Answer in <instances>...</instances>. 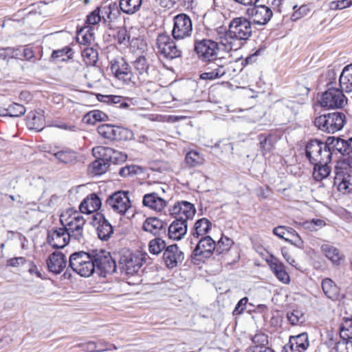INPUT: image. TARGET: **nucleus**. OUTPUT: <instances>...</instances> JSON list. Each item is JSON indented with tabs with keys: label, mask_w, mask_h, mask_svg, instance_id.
<instances>
[{
	"label": "nucleus",
	"mask_w": 352,
	"mask_h": 352,
	"mask_svg": "<svg viewBox=\"0 0 352 352\" xmlns=\"http://www.w3.org/2000/svg\"><path fill=\"white\" fill-rule=\"evenodd\" d=\"M252 33L251 22L245 17L232 19L228 30L219 36V44L226 51H236L241 48L242 41L248 39Z\"/></svg>",
	"instance_id": "1"
},
{
	"label": "nucleus",
	"mask_w": 352,
	"mask_h": 352,
	"mask_svg": "<svg viewBox=\"0 0 352 352\" xmlns=\"http://www.w3.org/2000/svg\"><path fill=\"white\" fill-rule=\"evenodd\" d=\"M61 226L72 240L81 243L84 241V226L85 219L78 211H67L60 218Z\"/></svg>",
	"instance_id": "2"
},
{
	"label": "nucleus",
	"mask_w": 352,
	"mask_h": 352,
	"mask_svg": "<svg viewBox=\"0 0 352 352\" xmlns=\"http://www.w3.org/2000/svg\"><path fill=\"white\" fill-rule=\"evenodd\" d=\"M346 120V116L344 113L335 111L316 117L313 123L314 126L320 131L333 134L344 128Z\"/></svg>",
	"instance_id": "3"
},
{
	"label": "nucleus",
	"mask_w": 352,
	"mask_h": 352,
	"mask_svg": "<svg viewBox=\"0 0 352 352\" xmlns=\"http://www.w3.org/2000/svg\"><path fill=\"white\" fill-rule=\"evenodd\" d=\"M334 185L342 194L352 191V157H349L337 162L334 169Z\"/></svg>",
	"instance_id": "4"
},
{
	"label": "nucleus",
	"mask_w": 352,
	"mask_h": 352,
	"mask_svg": "<svg viewBox=\"0 0 352 352\" xmlns=\"http://www.w3.org/2000/svg\"><path fill=\"white\" fill-rule=\"evenodd\" d=\"M305 156L311 163H330L332 157L331 147L327 142L314 139L309 141L305 146Z\"/></svg>",
	"instance_id": "5"
},
{
	"label": "nucleus",
	"mask_w": 352,
	"mask_h": 352,
	"mask_svg": "<svg viewBox=\"0 0 352 352\" xmlns=\"http://www.w3.org/2000/svg\"><path fill=\"white\" fill-rule=\"evenodd\" d=\"M69 265L81 276L89 277L94 272L92 253L83 251L74 252L69 257Z\"/></svg>",
	"instance_id": "6"
},
{
	"label": "nucleus",
	"mask_w": 352,
	"mask_h": 352,
	"mask_svg": "<svg viewBox=\"0 0 352 352\" xmlns=\"http://www.w3.org/2000/svg\"><path fill=\"white\" fill-rule=\"evenodd\" d=\"M155 47L157 54L167 60H173L182 55V50L170 36L167 34H160L157 36Z\"/></svg>",
	"instance_id": "7"
},
{
	"label": "nucleus",
	"mask_w": 352,
	"mask_h": 352,
	"mask_svg": "<svg viewBox=\"0 0 352 352\" xmlns=\"http://www.w3.org/2000/svg\"><path fill=\"white\" fill-rule=\"evenodd\" d=\"M319 103L327 109H342L347 104V98L338 88H329L322 94Z\"/></svg>",
	"instance_id": "8"
},
{
	"label": "nucleus",
	"mask_w": 352,
	"mask_h": 352,
	"mask_svg": "<svg viewBox=\"0 0 352 352\" xmlns=\"http://www.w3.org/2000/svg\"><path fill=\"white\" fill-rule=\"evenodd\" d=\"M146 254L126 251L120 256L119 265L122 272L133 275L138 272L145 260Z\"/></svg>",
	"instance_id": "9"
},
{
	"label": "nucleus",
	"mask_w": 352,
	"mask_h": 352,
	"mask_svg": "<svg viewBox=\"0 0 352 352\" xmlns=\"http://www.w3.org/2000/svg\"><path fill=\"white\" fill-rule=\"evenodd\" d=\"M110 68L114 76L123 83L129 85L132 82L137 84L135 80L134 74L133 73L129 65L126 60L121 56L113 58L110 61Z\"/></svg>",
	"instance_id": "10"
},
{
	"label": "nucleus",
	"mask_w": 352,
	"mask_h": 352,
	"mask_svg": "<svg viewBox=\"0 0 352 352\" xmlns=\"http://www.w3.org/2000/svg\"><path fill=\"white\" fill-rule=\"evenodd\" d=\"M94 272L96 270L100 275L104 276L107 273L116 271V265L110 252L105 250L92 252Z\"/></svg>",
	"instance_id": "11"
},
{
	"label": "nucleus",
	"mask_w": 352,
	"mask_h": 352,
	"mask_svg": "<svg viewBox=\"0 0 352 352\" xmlns=\"http://www.w3.org/2000/svg\"><path fill=\"white\" fill-rule=\"evenodd\" d=\"M210 62V66L207 67V71L200 74V79L214 80L219 79L230 73L231 63L223 57H220V58Z\"/></svg>",
	"instance_id": "12"
},
{
	"label": "nucleus",
	"mask_w": 352,
	"mask_h": 352,
	"mask_svg": "<svg viewBox=\"0 0 352 352\" xmlns=\"http://www.w3.org/2000/svg\"><path fill=\"white\" fill-rule=\"evenodd\" d=\"M173 21L172 30L173 39L182 40L191 35L192 32V21L187 14H177L174 17Z\"/></svg>",
	"instance_id": "13"
},
{
	"label": "nucleus",
	"mask_w": 352,
	"mask_h": 352,
	"mask_svg": "<svg viewBox=\"0 0 352 352\" xmlns=\"http://www.w3.org/2000/svg\"><path fill=\"white\" fill-rule=\"evenodd\" d=\"M216 243L209 236L201 238L196 244L192 252V259L197 261H204L215 252Z\"/></svg>",
	"instance_id": "14"
},
{
	"label": "nucleus",
	"mask_w": 352,
	"mask_h": 352,
	"mask_svg": "<svg viewBox=\"0 0 352 352\" xmlns=\"http://www.w3.org/2000/svg\"><path fill=\"white\" fill-rule=\"evenodd\" d=\"M106 204L113 212L124 215L131 207V203L127 191H118L110 195Z\"/></svg>",
	"instance_id": "15"
},
{
	"label": "nucleus",
	"mask_w": 352,
	"mask_h": 352,
	"mask_svg": "<svg viewBox=\"0 0 352 352\" xmlns=\"http://www.w3.org/2000/svg\"><path fill=\"white\" fill-rule=\"evenodd\" d=\"M195 50L199 57L204 61H213L219 59L217 57L219 50L218 43L210 40L204 39L197 41L195 44Z\"/></svg>",
	"instance_id": "16"
},
{
	"label": "nucleus",
	"mask_w": 352,
	"mask_h": 352,
	"mask_svg": "<svg viewBox=\"0 0 352 352\" xmlns=\"http://www.w3.org/2000/svg\"><path fill=\"white\" fill-rule=\"evenodd\" d=\"M245 14L254 23L261 25L267 24L273 15L271 8L265 5H251Z\"/></svg>",
	"instance_id": "17"
},
{
	"label": "nucleus",
	"mask_w": 352,
	"mask_h": 352,
	"mask_svg": "<svg viewBox=\"0 0 352 352\" xmlns=\"http://www.w3.org/2000/svg\"><path fill=\"white\" fill-rule=\"evenodd\" d=\"M135 80L137 78L140 83H146L152 81V77L150 73V65L148 59L144 56H139L133 62Z\"/></svg>",
	"instance_id": "18"
},
{
	"label": "nucleus",
	"mask_w": 352,
	"mask_h": 352,
	"mask_svg": "<svg viewBox=\"0 0 352 352\" xmlns=\"http://www.w3.org/2000/svg\"><path fill=\"white\" fill-rule=\"evenodd\" d=\"M72 239L63 226L54 228L47 231V243L54 248L60 249L66 246Z\"/></svg>",
	"instance_id": "19"
},
{
	"label": "nucleus",
	"mask_w": 352,
	"mask_h": 352,
	"mask_svg": "<svg viewBox=\"0 0 352 352\" xmlns=\"http://www.w3.org/2000/svg\"><path fill=\"white\" fill-rule=\"evenodd\" d=\"M92 223L96 228L98 238L103 241H107L113 234L112 226L101 213H96L93 216Z\"/></svg>",
	"instance_id": "20"
},
{
	"label": "nucleus",
	"mask_w": 352,
	"mask_h": 352,
	"mask_svg": "<svg viewBox=\"0 0 352 352\" xmlns=\"http://www.w3.org/2000/svg\"><path fill=\"white\" fill-rule=\"evenodd\" d=\"M93 151L97 155L102 156L105 160H107L109 164H120L125 162L127 159V155L124 153L119 151L114 150L110 147H105L98 146L93 148Z\"/></svg>",
	"instance_id": "21"
},
{
	"label": "nucleus",
	"mask_w": 352,
	"mask_h": 352,
	"mask_svg": "<svg viewBox=\"0 0 352 352\" xmlns=\"http://www.w3.org/2000/svg\"><path fill=\"white\" fill-rule=\"evenodd\" d=\"M309 345L308 334L302 333L297 336H291L288 343L283 346L285 352H305Z\"/></svg>",
	"instance_id": "22"
},
{
	"label": "nucleus",
	"mask_w": 352,
	"mask_h": 352,
	"mask_svg": "<svg viewBox=\"0 0 352 352\" xmlns=\"http://www.w3.org/2000/svg\"><path fill=\"white\" fill-rule=\"evenodd\" d=\"M196 212L195 206L186 201L176 203L170 210V213L175 218H182L187 221L193 218Z\"/></svg>",
	"instance_id": "23"
},
{
	"label": "nucleus",
	"mask_w": 352,
	"mask_h": 352,
	"mask_svg": "<svg viewBox=\"0 0 352 352\" xmlns=\"http://www.w3.org/2000/svg\"><path fill=\"white\" fill-rule=\"evenodd\" d=\"M144 206L157 212H162L167 206V201L157 192L145 194L143 197Z\"/></svg>",
	"instance_id": "24"
},
{
	"label": "nucleus",
	"mask_w": 352,
	"mask_h": 352,
	"mask_svg": "<svg viewBox=\"0 0 352 352\" xmlns=\"http://www.w3.org/2000/svg\"><path fill=\"white\" fill-rule=\"evenodd\" d=\"M184 258L183 252L176 244L168 245L163 254V259L168 268L176 267L184 260Z\"/></svg>",
	"instance_id": "25"
},
{
	"label": "nucleus",
	"mask_w": 352,
	"mask_h": 352,
	"mask_svg": "<svg viewBox=\"0 0 352 352\" xmlns=\"http://www.w3.org/2000/svg\"><path fill=\"white\" fill-rule=\"evenodd\" d=\"M187 221L182 218H177L168 226V236L174 241H179L186 234Z\"/></svg>",
	"instance_id": "26"
},
{
	"label": "nucleus",
	"mask_w": 352,
	"mask_h": 352,
	"mask_svg": "<svg viewBox=\"0 0 352 352\" xmlns=\"http://www.w3.org/2000/svg\"><path fill=\"white\" fill-rule=\"evenodd\" d=\"M67 264V258L62 252H54L51 254L47 260V265L50 272L60 274L63 271Z\"/></svg>",
	"instance_id": "27"
},
{
	"label": "nucleus",
	"mask_w": 352,
	"mask_h": 352,
	"mask_svg": "<svg viewBox=\"0 0 352 352\" xmlns=\"http://www.w3.org/2000/svg\"><path fill=\"white\" fill-rule=\"evenodd\" d=\"M267 262L276 277L280 281L285 284L289 283V276L286 272L285 267L283 263L273 256H271L270 259H267Z\"/></svg>",
	"instance_id": "28"
},
{
	"label": "nucleus",
	"mask_w": 352,
	"mask_h": 352,
	"mask_svg": "<svg viewBox=\"0 0 352 352\" xmlns=\"http://www.w3.org/2000/svg\"><path fill=\"white\" fill-rule=\"evenodd\" d=\"M101 205L99 197L95 193H91L82 201L79 209L82 213L91 214L99 210Z\"/></svg>",
	"instance_id": "29"
},
{
	"label": "nucleus",
	"mask_w": 352,
	"mask_h": 352,
	"mask_svg": "<svg viewBox=\"0 0 352 352\" xmlns=\"http://www.w3.org/2000/svg\"><path fill=\"white\" fill-rule=\"evenodd\" d=\"M258 140L259 141V149L262 155L265 157L267 154L271 153L275 148L278 138L270 133H262L258 135Z\"/></svg>",
	"instance_id": "30"
},
{
	"label": "nucleus",
	"mask_w": 352,
	"mask_h": 352,
	"mask_svg": "<svg viewBox=\"0 0 352 352\" xmlns=\"http://www.w3.org/2000/svg\"><path fill=\"white\" fill-rule=\"evenodd\" d=\"M212 228L211 222L206 218H201L196 221L193 230L191 232L192 238L190 243H193V239H198L199 237H205Z\"/></svg>",
	"instance_id": "31"
},
{
	"label": "nucleus",
	"mask_w": 352,
	"mask_h": 352,
	"mask_svg": "<svg viewBox=\"0 0 352 352\" xmlns=\"http://www.w3.org/2000/svg\"><path fill=\"white\" fill-rule=\"evenodd\" d=\"M142 228L146 232L157 235L161 231H166V223L157 217H148L144 221Z\"/></svg>",
	"instance_id": "32"
},
{
	"label": "nucleus",
	"mask_w": 352,
	"mask_h": 352,
	"mask_svg": "<svg viewBox=\"0 0 352 352\" xmlns=\"http://www.w3.org/2000/svg\"><path fill=\"white\" fill-rule=\"evenodd\" d=\"M322 252L334 265H339L343 258V255L340 250L330 244H323L321 248Z\"/></svg>",
	"instance_id": "33"
},
{
	"label": "nucleus",
	"mask_w": 352,
	"mask_h": 352,
	"mask_svg": "<svg viewBox=\"0 0 352 352\" xmlns=\"http://www.w3.org/2000/svg\"><path fill=\"white\" fill-rule=\"evenodd\" d=\"M339 82L343 91L346 93L352 91V64L344 67L340 75Z\"/></svg>",
	"instance_id": "34"
},
{
	"label": "nucleus",
	"mask_w": 352,
	"mask_h": 352,
	"mask_svg": "<svg viewBox=\"0 0 352 352\" xmlns=\"http://www.w3.org/2000/svg\"><path fill=\"white\" fill-rule=\"evenodd\" d=\"M92 153L96 160L90 164L89 170L95 175H100L107 170L109 164L102 156L97 155L93 151Z\"/></svg>",
	"instance_id": "35"
},
{
	"label": "nucleus",
	"mask_w": 352,
	"mask_h": 352,
	"mask_svg": "<svg viewBox=\"0 0 352 352\" xmlns=\"http://www.w3.org/2000/svg\"><path fill=\"white\" fill-rule=\"evenodd\" d=\"M44 120L43 116L38 112H30L26 119V125L28 129L41 131L43 129Z\"/></svg>",
	"instance_id": "36"
},
{
	"label": "nucleus",
	"mask_w": 352,
	"mask_h": 352,
	"mask_svg": "<svg viewBox=\"0 0 352 352\" xmlns=\"http://www.w3.org/2000/svg\"><path fill=\"white\" fill-rule=\"evenodd\" d=\"M329 163L320 162L314 163L313 177L316 181H322L328 177L331 172Z\"/></svg>",
	"instance_id": "37"
},
{
	"label": "nucleus",
	"mask_w": 352,
	"mask_h": 352,
	"mask_svg": "<svg viewBox=\"0 0 352 352\" xmlns=\"http://www.w3.org/2000/svg\"><path fill=\"white\" fill-rule=\"evenodd\" d=\"M327 144L329 146L342 155L350 154L349 140H344L340 138H329L327 140Z\"/></svg>",
	"instance_id": "38"
},
{
	"label": "nucleus",
	"mask_w": 352,
	"mask_h": 352,
	"mask_svg": "<svg viewBox=\"0 0 352 352\" xmlns=\"http://www.w3.org/2000/svg\"><path fill=\"white\" fill-rule=\"evenodd\" d=\"M322 289L325 296L332 300L336 299L339 294L338 287L330 278H324L322 281Z\"/></svg>",
	"instance_id": "39"
},
{
	"label": "nucleus",
	"mask_w": 352,
	"mask_h": 352,
	"mask_svg": "<svg viewBox=\"0 0 352 352\" xmlns=\"http://www.w3.org/2000/svg\"><path fill=\"white\" fill-rule=\"evenodd\" d=\"M108 120V116L102 111L95 109L90 111L83 117V122L88 124H95L98 122H104Z\"/></svg>",
	"instance_id": "40"
},
{
	"label": "nucleus",
	"mask_w": 352,
	"mask_h": 352,
	"mask_svg": "<svg viewBox=\"0 0 352 352\" xmlns=\"http://www.w3.org/2000/svg\"><path fill=\"white\" fill-rule=\"evenodd\" d=\"M142 3V0H120V8L123 12L131 14L140 10Z\"/></svg>",
	"instance_id": "41"
},
{
	"label": "nucleus",
	"mask_w": 352,
	"mask_h": 352,
	"mask_svg": "<svg viewBox=\"0 0 352 352\" xmlns=\"http://www.w3.org/2000/svg\"><path fill=\"white\" fill-rule=\"evenodd\" d=\"M100 8L101 20L102 19L104 23H109L116 18L118 11L115 3L104 6Z\"/></svg>",
	"instance_id": "42"
},
{
	"label": "nucleus",
	"mask_w": 352,
	"mask_h": 352,
	"mask_svg": "<svg viewBox=\"0 0 352 352\" xmlns=\"http://www.w3.org/2000/svg\"><path fill=\"white\" fill-rule=\"evenodd\" d=\"M55 158L64 164L72 163L76 160V153L72 150H63L54 154Z\"/></svg>",
	"instance_id": "43"
},
{
	"label": "nucleus",
	"mask_w": 352,
	"mask_h": 352,
	"mask_svg": "<svg viewBox=\"0 0 352 352\" xmlns=\"http://www.w3.org/2000/svg\"><path fill=\"white\" fill-rule=\"evenodd\" d=\"M185 161L188 166L196 167L202 164L204 160L199 152L191 151L186 154Z\"/></svg>",
	"instance_id": "44"
},
{
	"label": "nucleus",
	"mask_w": 352,
	"mask_h": 352,
	"mask_svg": "<svg viewBox=\"0 0 352 352\" xmlns=\"http://www.w3.org/2000/svg\"><path fill=\"white\" fill-rule=\"evenodd\" d=\"M115 125L103 124L98 126L97 131L98 134L104 139L113 141L115 133Z\"/></svg>",
	"instance_id": "45"
},
{
	"label": "nucleus",
	"mask_w": 352,
	"mask_h": 352,
	"mask_svg": "<svg viewBox=\"0 0 352 352\" xmlns=\"http://www.w3.org/2000/svg\"><path fill=\"white\" fill-rule=\"evenodd\" d=\"M98 52L92 47H86L82 51V56L87 65H94L98 60Z\"/></svg>",
	"instance_id": "46"
},
{
	"label": "nucleus",
	"mask_w": 352,
	"mask_h": 352,
	"mask_svg": "<svg viewBox=\"0 0 352 352\" xmlns=\"http://www.w3.org/2000/svg\"><path fill=\"white\" fill-rule=\"evenodd\" d=\"M133 132L124 127L116 126L113 141H126L132 139Z\"/></svg>",
	"instance_id": "47"
},
{
	"label": "nucleus",
	"mask_w": 352,
	"mask_h": 352,
	"mask_svg": "<svg viewBox=\"0 0 352 352\" xmlns=\"http://www.w3.org/2000/svg\"><path fill=\"white\" fill-rule=\"evenodd\" d=\"M98 99L99 101L102 102H107L109 104H119V107H126L128 104L122 101V97L119 96L114 95H100L98 96Z\"/></svg>",
	"instance_id": "48"
},
{
	"label": "nucleus",
	"mask_w": 352,
	"mask_h": 352,
	"mask_svg": "<svg viewBox=\"0 0 352 352\" xmlns=\"http://www.w3.org/2000/svg\"><path fill=\"white\" fill-rule=\"evenodd\" d=\"M233 244V241L225 236H222L216 244L215 252L218 254L228 251Z\"/></svg>",
	"instance_id": "49"
},
{
	"label": "nucleus",
	"mask_w": 352,
	"mask_h": 352,
	"mask_svg": "<svg viewBox=\"0 0 352 352\" xmlns=\"http://www.w3.org/2000/svg\"><path fill=\"white\" fill-rule=\"evenodd\" d=\"M166 246L165 241L160 238L152 239L148 243V250L154 255L159 254Z\"/></svg>",
	"instance_id": "50"
},
{
	"label": "nucleus",
	"mask_w": 352,
	"mask_h": 352,
	"mask_svg": "<svg viewBox=\"0 0 352 352\" xmlns=\"http://www.w3.org/2000/svg\"><path fill=\"white\" fill-rule=\"evenodd\" d=\"M72 54L73 52L71 48L65 47L53 51L52 58L57 61H65L67 59L71 58Z\"/></svg>",
	"instance_id": "51"
},
{
	"label": "nucleus",
	"mask_w": 352,
	"mask_h": 352,
	"mask_svg": "<svg viewBox=\"0 0 352 352\" xmlns=\"http://www.w3.org/2000/svg\"><path fill=\"white\" fill-rule=\"evenodd\" d=\"M288 321L292 325H298L305 322L303 313L298 309H294L287 314Z\"/></svg>",
	"instance_id": "52"
},
{
	"label": "nucleus",
	"mask_w": 352,
	"mask_h": 352,
	"mask_svg": "<svg viewBox=\"0 0 352 352\" xmlns=\"http://www.w3.org/2000/svg\"><path fill=\"white\" fill-rule=\"evenodd\" d=\"M340 337L352 338V318H344L340 327Z\"/></svg>",
	"instance_id": "53"
},
{
	"label": "nucleus",
	"mask_w": 352,
	"mask_h": 352,
	"mask_svg": "<svg viewBox=\"0 0 352 352\" xmlns=\"http://www.w3.org/2000/svg\"><path fill=\"white\" fill-rule=\"evenodd\" d=\"M293 10L294 12L291 16V19L294 21L307 16L311 10L308 5H302L299 8H298L297 6H294Z\"/></svg>",
	"instance_id": "54"
},
{
	"label": "nucleus",
	"mask_w": 352,
	"mask_h": 352,
	"mask_svg": "<svg viewBox=\"0 0 352 352\" xmlns=\"http://www.w3.org/2000/svg\"><path fill=\"white\" fill-rule=\"evenodd\" d=\"M5 111L6 113H3V116L20 117L22 115V106L18 103H13L5 109Z\"/></svg>",
	"instance_id": "55"
},
{
	"label": "nucleus",
	"mask_w": 352,
	"mask_h": 352,
	"mask_svg": "<svg viewBox=\"0 0 352 352\" xmlns=\"http://www.w3.org/2000/svg\"><path fill=\"white\" fill-rule=\"evenodd\" d=\"M140 170L141 168L136 165H126L120 169L119 174L121 177H126L128 176L135 175Z\"/></svg>",
	"instance_id": "56"
},
{
	"label": "nucleus",
	"mask_w": 352,
	"mask_h": 352,
	"mask_svg": "<svg viewBox=\"0 0 352 352\" xmlns=\"http://www.w3.org/2000/svg\"><path fill=\"white\" fill-rule=\"evenodd\" d=\"M83 351L87 352H101L105 350L100 345L94 341H89L81 344Z\"/></svg>",
	"instance_id": "57"
},
{
	"label": "nucleus",
	"mask_w": 352,
	"mask_h": 352,
	"mask_svg": "<svg viewBox=\"0 0 352 352\" xmlns=\"http://www.w3.org/2000/svg\"><path fill=\"white\" fill-rule=\"evenodd\" d=\"M100 21V8L98 7L87 16L86 22L90 25H96Z\"/></svg>",
	"instance_id": "58"
},
{
	"label": "nucleus",
	"mask_w": 352,
	"mask_h": 352,
	"mask_svg": "<svg viewBox=\"0 0 352 352\" xmlns=\"http://www.w3.org/2000/svg\"><path fill=\"white\" fill-rule=\"evenodd\" d=\"M267 338V336L265 333H256L252 339L253 343L252 345L266 346V345L268 344Z\"/></svg>",
	"instance_id": "59"
},
{
	"label": "nucleus",
	"mask_w": 352,
	"mask_h": 352,
	"mask_svg": "<svg viewBox=\"0 0 352 352\" xmlns=\"http://www.w3.org/2000/svg\"><path fill=\"white\" fill-rule=\"evenodd\" d=\"M248 302V298L247 297L241 298L236 304L233 311V315H239L242 314L243 311L245 309Z\"/></svg>",
	"instance_id": "60"
},
{
	"label": "nucleus",
	"mask_w": 352,
	"mask_h": 352,
	"mask_svg": "<svg viewBox=\"0 0 352 352\" xmlns=\"http://www.w3.org/2000/svg\"><path fill=\"white\" fill-rule=\"evenodd\" d=\"M306 224H307V228L312 230H317L326 225L324 221L320 219H313L311 221L307 222Z\"/></svg>",
	"instance_id": "61"
},
{
	"label": "nucleus",
	"mask_w": 352,
	"mask_h": 352,
	"mask_svg": "<svg viewBox=\"0 0 352 352\" xmlns=\"http://www.w3.org/2000/svg\"><path fill=\"white\" fill-rule=\"evenodd\" d=\"M117 40L120 44L126 45L129 43V36L128 35L126 30L122 29L118 32Z\"/></svg>",
	"instance_id": "62"
},
{
	"label": "nucleus",
	"mask_w": 352,
	"mask_h": 352,
	"mask_svg": "<svg viewBox=\"0 0 352 352\" xmlns=\"http://www.w3.org/2000/svg\"><path fill=\"white\" fill-rule=\"evenodd\" d=\"M342 340L338 342L333 348L334 352H347V342L346 338H341Z\"/></svg>",
	"instance_id": "63"
},
{
	"label": "nucleus",
	"mask_w": 352,
	"mask_h": 352,
	"mask_svg": "<svg viewBox=\"0 0 352 352\" xmlns=\"http://www.w3.org/2000/svg\"><path fill=\"white\" fill-rule=\"evenodd\" d=\"M282 255L286 261L293 267H296V262L286 248H282Z\"/></svg>",
	"instance_id": "64"
}]
</instances>
